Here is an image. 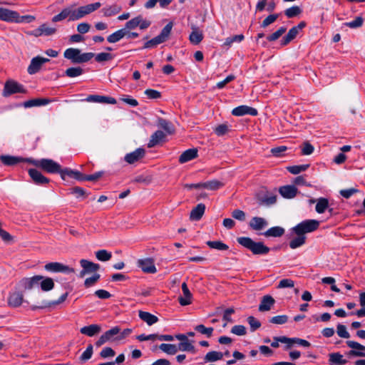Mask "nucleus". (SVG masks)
I'll list each match as a JSON object with an SVG mask.
<instances>
[{
	"instance_id": "obj_1",
	"label": "nucleus",
	"mask_w": 365,
	"mask_h": 365,
	"mask_svg": "<svg viewBox=\"0 0 365 365\" xmlns=\"http://www.w3.org/2000/svg\"><path fill=\"white\" fill-rule=\"evenodd\" d=\"M237 241L240 245L249 250L255 255H265L270 251V248L262 242H255L249 237H237Z\"/></svg>"
},
{
	"instance_id": "obj_2",
	"label": "nucleus",
	"mask_w": 365,
	"mask_h": 365,
	"mask_svg": "<svg viewBox=\"0 0 365 365\" xmlns=\"http://www.w3.org/2000/svg\"><path fill=\"white\" fill-rule=\"evenodd\" d=\"M95 56V53L88 52L82 53L78 48H67L63 53L64 58L71 60L73 63H83L89 61Z\"/></svg>"
},
{
	"instance_id": "obj_3",
	"label": "nucleus",
	"mask_w": 365,
	"mask_h": 365,
	"mask_svg": "<svg viewBox=\"0 0 365 365\" xmlns=\"http://www.w3.org/2000/svg\"><path fill=\"white\" fill-rule=\"evenodd\" d=\"M26 163L41 168L48 173H59L60 172L61 165L51 159L43 158L41 160H34L31 158L26 160Z\"/></svg>"
},
{
	"instance_id": "obj_4",
	"label": "nucleus",
	"mask_w": 365,
	"mask_h": 365,
	"mask_svg": "<svg viewBox=\"0 0 365 365\" xmlns=\"http://www.w3.org/2000/svg\"><path fill=\"white\" fill-rule=\"evenodd\" d=\"M100 2L90 4L86 6H80L77 9H73V6L70 7L69 21L78 20L87 14L92 13L101 7Z\"/></svg>"
},
{
	"instance_id": "obj_5",
	"label": "nucleus",
	"mask_w": 365,
	"mask_h": 365,
	"mask_svg": "<svg viewBox=\"0 0 365 365\" xmlns=\"http://www.w3.org/2000/svg\"><path fill=\"white\" fill-rule=\"evenodd\" d=\"M319 221L317 220H305L292 227L291 232L292 234L305 235L307 233H310L317 230L319 228Z\"/></svg>"
},
{
	"instance_id": "obj_6",
	"label": "nucleus",
	"mask_w": 365,
	"mask_h": 365,
	"mask_svg": "<svg viewBox=\"0 0 365 365\" xmlns=\"http://www.w3.org/2000/svg\"><path fill=\"white\" fill-rule=\"evenodd\" d=\"M35 20L31 15L20 16L17 11L4 8L3 21L11 23H31Z\"/></svg>"
},
{
	"instance_id": "obj_7",
	"label": "nucleus",
	"mask_w": 365,
	"mask_h": 365,
	"mask_svg": "<svg viewBox=\"0 0 365 365\" xmlns=\"http://www.w3.org/2000/svg\"><path fill=\"white\" fill-rule=\"evenodd\" d=\"M173 28V23H168L160 31V34L145 43L143 48L155 47L167 41Z\"/></svg>"
},
{
	"instance_id": "obj_8",
	"label": "nucleus",
	"mask_w": 365,
	"mask_h": 365,
	"mask_svg": "<svg viewBox=\"0 0 365 365\" xmlns=\"http://www.w3.org/2000/svg\"><path fill=\"white\" fill-rule=\"evenodd\" d=\"M25 93H26V91L23 85L15 81L9 80L7 81L4 84L2 95L4 97H8L12 94Z\"/></svg>"
},
{
	"instance_id": "obj_9",
	"label": "nucleus",
	"mask_w": 365,
	"mask_h": 365,
	"mask_svg": "<svg viewBox=\"0 0 365 365\" xmlns=\"http://www.w3.org/2000/svg\"><path fill=\"white\" fill-rule=\"evenodd\" d=\"M120 328L118 326L112 327L110 329L106 331L103 334L99 339L96 341L95 344L96 346L100 347L107 341H118L116 337L120 334Z\"/></svg>"
},
{
	"instance_id": "obj_10",
	"label": "nucleus",
	"mask_w": 365,
	"mask_h": 365,
	"mask_svg": "<svg viewBox=\"0 0 365 365\" xmlns=\"http://www.w3.org/2000/svg\"><path fill=\"white\" fill-rule=\"evenodd\" d=\"M44 269L51 272L74 273L75 269L60 262H49L45 264Z\"/></svg>"
},
{
	"instance_id": "obj_11",
	"label": "nucleus",
	"mask_w": 365,
	"mask_h": 365,
	"mask_svg": "<svg viewBox=\"0 0 365 365\" xmlns=\"http://www.w3.org/2000/svg\"><path fill=\"white\" fill-rule=\"evenodd\" d=\"M346 344L349 348L353 349L349 351V356L365 357V346L354 341H346Z\"/></svg>"
},
{
	"instance_id": "obj_12",
	"label": "nucleus",
	"mask_w": 365,
	"mask_h": 365,
	"mask_svg": "<svg viewBox=\"0 0 365 365\" xmlns=\"http://www.w3.org/2000/svg\"><path fill=\"white\" fill-rule=\"evenodd\" d=\"M50 59L41 56H36L31 59L27 68L29 74L33 75L38 73L44 63L48 62Z\"/></svg>"
},
{
	"instance_id": "obj_13",
	"label": "nucleus",
	"mask_w": 365,
	"mask_h": 365,
	"mask_svg": "<svg viewBox=\"0 0 365 365\" xmlns=\"http://www.w3.org/2000/svg\"><path fill=\"white\" fill-rule=\"evenodd\" d=\"M137 265L145 273L154 274L157 272L154 260L152 258L138 259Z\"/></svg>"
},
{
	"instance_id": "obj_14",
	"label": "nucleus",
	"mask_w": 365,
	"mask_h": 365,
	"mask_svg": "<svg viewBox=\"0 0 365 365\" xmlns=\"http://www.w3.org/2000/svg\"><path fill=\"white\" fill-rule=\"evenodd\" d=\"M29 175L34 183L38 185H44L50 182V180L45 177L36 169L31 168L28 170Z\"/></svg>"
},
{
	"instance_id": "obj_15",
	"label": "nucleus",
	"mask_w": 365,
	"mask_h": 365,
	"mask_svg": "<svg viewBox=\"0 0 365 365\" xmlns=\"http://www.w3.org/2000/svg\"><path fill=\"white\" fill-rule=\"evenodd\" d=\"M145 155V149L142 148H138L133 152L127 153L124 157V160L128 164H133L143 158Z\"/></svg>"
},
{
	"instance_id": "obj_16",
	"label": "nucleus",
	"mask_w": 365,
	"mask_h": 365,
	"mask_svg": "<svg viewBox=\"0 0 365 365\" xmlns=\"http://www.w3.org/2000/svg\"><path fill=\"white\" fill-rule=\"evenodd\" d=\"M83 101L91 103H98L104 104H115L117 103L115 98L110 96L100 95H89Z\"/></svg>"
},
{
	"instance_id": "obj_17",
	"label": "nucleus",
	"mask_w": 365,
	"mask_h": 365,
	"mask_svg": "<svg viewBox=\"0 0 365 365\" xmlns=\"http://www.w3.org/2000/svg\"><path fill=\"white\" fill-rule=\"evenodd\" d=\"M232 114L235 116H242L245 115H250L252 116H256L258 114V111L256 108H252L247 106H240L235 108L232 110Z\"/></svg>"
},
{
	"instance_id": "obj_18",
	"label": "nucleus",
	"mask_w": 365,
	"mask_h": 365,
	"mask_svg": "<svg viewBox=\"0 0 365 365\" xmlns=\"http://www.w3.org/2000/svg\"><path fill=\"white\" fill-rule=\"evenodd\" d=\"M281 343L287 344L284 347L285 350L291 349L294 344H297L304 347H309L311 346V344L308 341L299 338L284 337L281 339Z\"/></svg>"
},
{
	"instance_id": "obj_19",
	"label": "nucleus",
	"mask_w": 365,
	"mask_h": 365,
	"mask_svg": "<svg viewBox=\"0 0 365 365\" xmlns=\"http://www.w3.org/2000/svg\"><path fill=\"white\" fill-rule=\"evenodd\" d=\"M257 200L259 205L262 206H270L276 203L277 196L269 192H266L264 195H258Z\"/></svg>"
},
{
	"instance_id": "obj_20",
	"label": "nucleus",
	"mask_w": 365,
	"mask_h": 365,
	"mask_svg": "<svg viewBox=\"0 0 365 365\" xmlns=\"http://www.w3.org/2000/svg\"><path fill=\"white\" fill-rule=\"evenodd\" d=\"M41 279V275H35L32 277L24 278L21 280V284L25 289H31L35 286L39 285Z\"/></svg>"
},
{
	"instance_id": "obj_21",
	"label": "nucleus",
	"mask_w": 365,
	"mask_h": 365,
	"mask_svg": "<svg viewBox=\"0 0 365 365\" xmlns=\"http://www.w3.org/2000/svg\"><path fill=\"white\" fill-rule=\"evenodd\" d=\"M267 225V221L261 217H253L249 222L250 227L256 231L263 230Z\"/></svg>"
},
{
	"instance_id": "obj_22",
	"label": "nucleus",
	"mask_w": 365,
	"mask_h": 365,
	"mask_svg": "<svg viewBox=\"0 0 365 365\" xmlns=\"http://www.w3.org/2000/svg\"><path fill=\"white\" fill-rule=\"evenodd\" d=\"M59 174L63 180H66V177L68 176L71 178H74L78 181H81L82 173L78 170H74L68 168H60Z\"/></svg>"
},
{
	"instance_id": "obj_23",
	"label": "nucleus",
	"mask_w": 365,
	"mask_h": 365,
	"mask_svg": "<svg viewBox=\"0 0 365 365\" xmlns=\"http://www.w3.org/2000/svg\"><path fill=\"white\" fill-rule=\"evenodd\" d=\"M101 331V327L99 324H93L88 326H85L80 329L82 334L92 337L98 334Z\"/></svg>"
},
{
	"instance_id": "obj_24",
	"label": "nucleus",
	"mask_w": 365,
	"mask_h": 365,
	"mask_svg": "<svg viewBox=\"0 0 365 365\" xmlns=\"http://www.w3.org/2000/svg\"><path fill=\"white\" fill-rule=\"evenodd\" d=\"M197 152L198 151L197 148H190L186 150L180 155L179 163L183 164L193 159H195L198 156Z\"/></svg>"
},
{
	"instance_id": "obj_25",
	"label": "nucleus",
	"mask_w": 365,
	"mask_h": 365,
	"mask_svg": "<svg viewBox=\"0 0 365 365\" xmlns=\"http://www.w3.org/2000/svg\"><path fill=\"white\" fill-rule=\"evenodd\" d=\"M29 158H24L21 157H16L11 155H1L0 160L1 163L7 166H13L19 163L26 162Z\"/></svg>"
},
{
	"instance_id": "obj_26",
	"label": "nucleus",
	"mask_w": 365,
	"mask_h": 365,
	"mask_svg": "<svg viewBox=\"0 0 365 365\" xmlns=\"http://www.w3.org/2000/svg\"><path fill=\"white\" fill-rule=\"evenodd\" d=\"M24 300V294L19 292L11 293L8 298V304L10 307H18L21 305Z\"/></svg>"
},
{
	"instance_id": "obj_27",
	"label": "nucleus",
	"mask_w": 365,
	"mask_h": 365,
	"mask_svg": "<svg viewBox=\"0 0 365 365\" xmlns=\"http://www.w3.org/2000/svg\"><path fill=\"white\" fill-rule=\"evenodd\" d=\"M279 192L282 197L291 199L296 196L297 189L294 185H284L279 187Z\"/></svg>"
},
{
	"instance_id": "obj_28",
	"label": "nucleus",
	"mask_w": 365,
	"mask_h": 365,
	"mask_svg": "<svg viewBox=\"0 0 365 365\" xmlns=\"http://www.w3.org/2000/svg\"><path fill=\"white\" fill-rule=\"evenodd\" d=\"M205 211V205L203 203L198 204L190 212V219L192 221H199Z\"/></svg>"
},
{
	"instance_id": "obj_29",
	"label": "nucleus",
	"mask_w": 365,
	"mask_h": 365,
	"mask_svg": "<svg viewBox=\"0 0 365 365\" xmlns=\"http://www.w3.org/2000/svg\"><path fill=\"white\" fill-rule=\"evenodd\" d=\"M182 290L184 294L183 297H180L178 299L179 303L182 306L189 305L192 303V294L190 292L187 285L185 282L182 284Z\"/></svg>"
},
{
	"instance_id": "obj_30",
	"label": "nucleus",
	"mask_w": 365,
	"mask_h": 365,
	"mask_svg": "<svg viewBox=\"0 0 365 365\" xmlns=\"http://www.w3.org/2000/svg\"><path fill=\"white\" fill-rule=\"evenodd\" d=\"M165 134L162 130H156L151 136L148 143V148H153L160 143L164 141Z\"/></svg>"
},
{
	"instance_id": "obj_31",
	"label": "nucleus",
	"mask_w": 365,
	"mask_h": 365,
	"mask_svg": "<svg viewBox=\"0 0 365 365\" xmlns=\"http://www.w3.org/2000/svg\"><path fill=\"white\" fill-rule=\"evenodd\" d=\"M122 10V6L117 4L107 5L101 9V12L106 17H110L118 14Z\"/></svg>"
},
{
	"instance_id": "obj_32",
	"label": "nucleus",
	"mask_w": 365,
	"mask_h": 365,
	"mask_svg": "<svg viewBox=\"0 0 365 365\" xmlns=\"http://www.w3.org/2000/svg\"><path fill=\"white\" fill-rule=\"evenodd\" d=\"M275 301L270 295H265L262 297L261 302L259 305V312H267L271 309Z\"/></svg>"
},
{
	"instance_id": "obj_33",
	"label": "nucleus",
	"mask_w": 365,
	"mask_h": 365,
	"mask_svg": "<svg viewBox=\"0 0 365 365\" xmlns=\"http://www.w3.org/2000/svg\"><path fill=\"white\" fill-rule=\"evenodd\" d=\"M158 126L163 128L168 135H172L175 132V129L173 124L171 122L163 118H158Z\"/></svg>"
},
{
	"instance_id": "obj_34",
	"label": "nucleus",
	"mask_w": 365,
	"mask_h": 365,
	"mask_svg": "<svg viewBox=\"0 0 365 365\" xmlns=\"http://www.w3.org/2000/svg\"><path fill=\"white\" fill-rule=\"evenodd\" d=\"M51 102L48 98H33L24 102L23 106L24 108H31L34 106H41L47 105Z\"/></svg>"
},
{
	"instance_id": "obj_35",
	"label": "nucleus",
	"mask_w": 365,
	"mask_h": 365,
	"mask_svg": "<svg viewBox=\"0 0 365 365\" xmlns=\"http://www.w3.org/2000/svg\"><path fill=\"white\" fill-rule=\"evenodd\" d=\"M329 363L331 365H344L347 363V360L344 359L339 352H334L329 354Z\"/></svg>"
},
{
	"instance_id": "obj_36",
	"label": "nucleus",
	"mask_w": 365,
	"mask_h": 365,
	"mask_svg": "<svg viewBox=\"0 0 365 365\" xmlns=\"http://www.w3.org/2000/svg\"><path fill=\"white\" fill-rule=\"evenodd\" d=\"M138 316L141 320L146 322L149 326L158 322V318L150 312L139 311Z\"/></svg>"
},
{
	"instance_id": "obj_37",
	"label": "nucleus",
	"mask_w": 365,
	"mask_h": 365,
	"mask_svg": "<svg viewBox=\"0 0 365 365\" xmlns=\"http://www.w3.org/2000/svg\"><path fill=\"white\" fill-rule=\"evenodd\" d=\"M80 264L82 268L85 269V271H87L88 273L95 272L100 269V265L98 264L93 263L87 259H81Z\"/></svg>"
},
{
	"instance_id": "obj_38",
	"label": "nucleus",
	"mask_w": 365,
	"mask_h": 365,
	"mask_svg": "<svg viewBox=\"0 0 365 365\" xmlns=\"http://www.w3.org/2000/svg\"><path fill=\"white\" fill-rule=\"evenodd\" d=\"M284 229L282 227L276 226L268 229L263 235L267 237H279L284 234Z\"/></svg>"
},
{
	"instance_id": "obj_39",
	"label": "nucleus",
	"mask_w": 365,
	"mask_h": 365,
	"mask_svg": "<svg viewBox=\"0 0 365 365\" xmlns=\"http://www.w3.org/2000/svg\"><path fill=\"white\" fill-rule=\"evenodd\" d=\"M126 34L127 30L125 29H121L109 35L107 38V41L109 43H116L125 36Z\"/></svg>"
},
{
	"instance_id": "obj_40",
	"label": "nucleus",
	"mask_w": 365,
	"mask_h": 365,
	"mask_svg": "<svg viewBox=\"0 0 365 365\" xmlns=\"http://www.w3.org/2000/svg\"><path fill=\"white\" fill-rule=\"evenodd\" d=\"M39 286L42 291L48 292L53 289L54 282L53 279L50 277H44L42 276V279L39 282Z\"/></svg>"
},
{
	"instance_id": "obj_41",
	"label": "nucleus",
	"mask_w": 365,
	"mask_h": 365,
	"mask_svg": "<svg viewBox=\"0 0 365 365\" xmlns=\"http://www.w3.org/2000/svg\"><path fill=\"white\" fill-rule=\"evenodd\" d=\"M298 31L296 28L292 27L288 33L282 38L281 41V46H284L289 44L293 39H294L297 34Z\"/></svg>"
},
{
	"instance_id": "obj_42",
	"label": "nucleus",
	"mask_w": 365,
	"mask_h": 365,
	"mask_svg": "<svg viewBox=\"0 0 365 365\" xmlns=\"http://www.w3.org/2000/svg\"><path fill=\"white\" fill-rule=\"evenodd\" d=\"M296 237L292 239L289 243L290 248L296 249L302 246L306 242V236L304 235L295 234Z\"/></svg>"
},
{
	"instance_id": "obj_43",
	"label": "nucleus",
	"mask_w": 365,
	"mask_h": 365,
	"mask_svg": "<svg viewBox=\"0 0 365 365\" xmlns=\"http://www.w3.org/2000/svg\"><path fill=\"white\" fill-rule=\"evenodd\" d=\"M223 358L222 352L212 351L207 352L204 356L205 362H215Z\"/></svg>"
},
{
	"instance_id": "obj_44",
	"label": "nucleus",
	"mask_w": 365,
	"mask_h": 365,
	"mask_svg": "<svg viewBox=\"0 0 365 365\" xmlns=\"http://www.w3.org/2000/svg\"><path fill=\"white\" fill-rule=\"evenodd\" d=\"M68 292H66L64 294H63L59 298L58 300H56V301H51V302H44V304L43 306H41V307H32V309L33 310H35L36 309H43V308H45V307H50L51 306H54V305H57V304H59L61 303H63L67 298L68 297Z\"/></svg>"
},
{
	"instance_id": "obj_45",
	"label": "nucleus",
	"mask_w": 365,
	"mask_h": 365,
	"mask_svg": "<svg viewBox=\"0 0 365 365\" xmlns=\"http://www.w3.org/2000/svg\"><path fill=\"white\" fill-rule=\"evenodd\" d=\"M189 39L192 43L197 45L203 39V34L197 29H194L190 34Z\"/></svg>"
},
{
	"instance_id": "obj_46",
	"label": "nucleus",
	"mask_w": 365,
	"mask_h": 365,
	"mask_svg": "<svg viewBox=\"0 0 365 365\" xmlns=\"http://www.w3.org/2000/svg\"><path fill=\"white\" fill-rule=\"evenodd\" d=\"M178 351H187L195 354L196 352L195 347L189 341L185 342H180L178 345Z\"/></svg>"
},
{
	"instance_id": "obj_47",
	"label": "nucleus",
	"mask_w": 365,
	"mask_h": 365,
	"mask_svg": "<svg viewBox=\"0 0 365 365\" xmlns=\"http://www.w3.org/2000/svg\"><path fill=\"white\" fill-rule=\"evenodd\" d=\"M223 185L224 184L222 182L217 180L202 182L203 188L210 190H217L223 187Z\"/></svg>"
},
{
	"instance_id": "obj_48",
	"label": "nucleus",
	"mask_w": 365,
	"mask_h": 365,
	"mask_svg": "<svg viewBox=\"0 0 365 365\" xmlns=\"http://www.w3.org/2000/svg\"><path fill=\"white\" fill-rule=\"evenodd\" d=\"M329 207V201L327 198L320 197L318 199L316 205V211L319 213H324L325 210Z\"/></svg>"
},
{
	"instance_id": "obj_49",
	"label": "nucleus",
	"mask_w": 365,
	"mask_h": 365,
	"mask_svg": "<svg viewBox=\"0 0 365 365\" xmlns=\"http://www.w3.org/2000/svg\"><path fill=\"white\" fill-rule=\"evenodd\" d=\"M159 348L161 351L170 355H174L178 351L175 344H161Z\"/></svg>"
},
{
	"instance_id": "obj_50",
	"label": "nucleus",
	"mask_w": 365,
	"mask_h": 365,
	"mask_svg": "<svg viewBox=\"0 0 365 365\" xmlns=\"http://www.w3.org/2000/svg\"><path fill=\"white\" fill-rule=\"evenodd\" d=\"M302 12V9L298 6H293L284 10L285 16L289 19L299 16Z\"/></svg>"
},
{
	"instance_id": "obj_51",
	"label": "nucleus",
	"mask_w": 365,
	"mask_h": 365,
	"mask_svg": "<svg viewBox=\"0 0 365 365\" xmlns=\"http://www.w3.org/2000/svg\"><path fill=\"white\" fill-rule=\"evenodd\" d=\"M206 245L211 249L227 250L229 247L222 241H207Z\"/></svg>"
},
{
	"instance_id": "obj_52",
	"label": "nucleus",
	"mask_w": 365,
	"mask_h": 365,
	"mask_svg": "<svg viewBox=\"0 0 365 365\" xmlns=\"http://www.w3.org/2000/svg\"><path fill=\"white\" fill-rule=\"evenodd\" d=\"M83 73V69L81 67H71L66 70L65 76L69 78H75Z\"/></svg>"
},
{
	"instance_id": "obj_53",
	"label": "nucleus",
	"mask_w": 365,
	"mask_h": 365,
	"mask_svg": "<svg viewBox=\"0 0 365 365\" xmlns=\"http://www.w3.org/2000/svg\"><path fill=\"white\" fill-rule=\"evenodd\" d=\"M70 7L64 8L58 14L52 18V22L56 23L64 20L66 18L69 19Z\"/></svg>"
},
{
	"instance_id": "obj_54",
	"label": "nucleus",
	"mask_w": 365,
	"mask_h": 365,
	"mask_svg": "<svg viewBox=\"0 0 365 365\" xmlns=\"http://www.w3.org/2000/svg\"><path fill=\"white\" fill-rule=\"evenodd\" d=\"M195 330L202 334L206 335L207 337L210 338L212 335L214 329L212 327H205L203 324H199L195 327Z\"/></svg>"
},
{
	"instance_id": "obj_55",
	"label": "nucleus",
	"mask_w": 365,
	"mask_h": 365,
	"mask_svg": "<svg viewBox=\"0 0 365 365\" xmlns=\"http://www.w3.org/2000/svg\"><path fill=\"white\" fill-rule=\"evenodd\" d=\"M96 257L98 260L106 262L110 259L112 255L106 250H100L96 252Z\"/></svg>"
},
{
	"instance_id": "obj_56",
	"label": "nucleus",
	"mask_w": 365,
	"mask_h": 365,
	"mask_svg": "<svg viewBox=\"0 0 365 365\" xmlns=\"http://www.w3.org/2000/svg\"><path fill=\"white\" fill-rule=\"evenodd\" d=\"M309 167V164L300 165H293L287 167V170L294 175H297L301 172L305 171Z\"/></svg>"
},
{
	"instance_id": "obj_57",
	"label": "nucleus",
	"mask_w": 365,
	"mask_h": 365,
	"mask_svg": "<svg viewBox=\"0 0 365 365\" xmlns=\"http://www.w3.org/2000/svg\"><path fill=\"white\" fill-rule=\"evenodd\" d=\"M103 171H98V172H96L91 175H85V174L82 173V177H81V181L88 180V181L94 182V181L98 180L99 178H101L103 176Z\"/></svg>"
},
{
	"instance_id": "obj_58",
	"label": "nucleus",
	"mask_w": 365,
	"mask_h": 365,
	"mask_svg": "<svg viewBox=\"0 0 365 365\" xmlns=\"http://www.w3.org/2000/svg\"><path fill=\"white\" fill-rule=\"evenodd\" d=\"M287 29L284 26L280 27L275 32L267 36L269 41H274L277 40L285 31Z\"/></svg>"
},
{
	"instance_id": "obj_59",
	"label": "nucleus",
	"mask_w": 365,
	"mask_h": 365,
	"mask_svg": "<svg viewBox=\"0 0 365 365\" xmlns=\"http://www.w3.org/2000/svg\"><path fill=\"white\" fill-rule=\"evenodd\" d=\"M363 18L357 16L354 21L344 23V25L351 29H356L361 27L363 25Z\"/></svg>"
},
{
	"instance_id": "obj_60",
	"label": "nucleus",
	"mask_w": 365,
	"mask_h": 365,
	"mask_svg": "<svg viewBox=\"0 0 365 365\" xmlns=\"http://www.w3.org/2000/svg\"><path fill=\"white\" fill-rule=\"evenodd\" d=\"M94 56H95V60L99 63L110 61L113 58V56L111 53H104V52L98 53L97 55H95Z\"/></svg>"
},
{
	"instance_id": "obj_61",
	"label": "nucleus",
	"mask_w": 365,
	"mask_h": 365,
	"mask_svg": "<svg viewBox=\"0 0 365 365\" xmlns=\"http://www.w3.org/2000/svg\"><path fill=\"white\" fill-rule=\"evenodd\" d=\"M336 333L339 336L344 339H349L350 337V334L347 331L346 326L344 324H339L337 325Z\"/></svg>"
},
{
	"instance_id": "obj_62",
	"label": "nucleus",
	"mask_w": 365,
	"mask_h": 365,
	"mask_svg": "<svg viewBox=\"0 0 365 365\" xmlns=\"http://www.w3.org/2000/svg\"><path fill=\"white\" fill-rule=\"evenodd\" d=\"M278 14H270L266 17L261 24V27L266 28L271 24L274 23L279 17Z\"/></svg>"
},
{
	"instance_id": "obj_63",
	"label": "nucleus",
	"mask_w": 365,
	"mask_h": 365,
	"mask_svg": "<svg viewBox=\"0 0 365 365\" xmlns=\"http://www.w3.org/2000/svg\"><path fill=\"white\" fill-rule=\"evenodd\" d=\"M102 359L113 357L115 351L111 347H104L99 354Z\"/></svg>"
},
{
	"instance_id": "obj_64",
	"label": "nucleus",
	"mask_w": 365,
	"mask_h": 365,
	"mask_svg": "<svg viewBox=\"0 0 365 365\" xmlns=\"http://www.w3.org/2000/svg\"><path fill=\"white\" fill-rule=\"evenodd\" d=\"M314 148L309 142L306 141L302 144V155H309L314 152Z\"/></svg>"
}]
</instances>
